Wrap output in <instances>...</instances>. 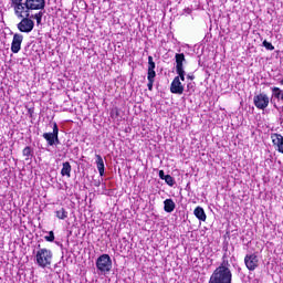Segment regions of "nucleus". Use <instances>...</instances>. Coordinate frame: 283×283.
<instances>
[{"instance_id": "11", "label": "nucleus", "mask_w": 283, "mask_h": 283, "mask_svg": "<svg viewBox=\"0 0 283 283\" xmlns=\"http://www.w3.org/2000/svg\"><path fill=\"white\" fill-rule=\"evenodd\" d=\"M272 143L276 147L280 154H283V136L281 134L274 133L271 135Z\"/></svg>"}, {"instance_id": "30", "label": "nucleus", "mask_w": 283, "mask_h": 283, "mask_svg": "<svg viewBox=\"0 0 283 283\" xmlns=\"http://www.w3.org/2000/svg\"><path fill=\"white\" fill-rule=\"evenodd\" d=\"M187 78H189L190 81H193V75H188Z\"/></svg>"}, {"instance_id": "20", "label": "nucleus", "mask_w": 283, "mask_h": 283, "mask_svg": "<svg viewBox=\"0 0 283 283\" xmlns=\"http://www.w3.org/2000/svg\"><path fill=\"white\" fill-rule=\"evenodd\" d=\"M29 19H34L38 25L41 24V21L43 19V11H39L38 13L30 15Z\"/></svg>"}, {"instance_id": "3", "label": "nucleus", "mask_w": 283, "mask_h": 283, "mask_svg": "<svg viewBox=\"0 0 283 283\" xmlns=\"http://www.w3.org/2000/svg\"><path fill=\"white\" fill-rule=\"evenodd\" d=\"M32 10H45V0H25L22 19H29Z\"/></svg>"}, {"instance_id": "4", "label": "nucleus", "mask_w": 283, "mask_h": 283, "mask_svg": "<svg viewBox=\"0 0 283 283\" xmlns=\"http://www.w3.org/2000/svg\"><path fill=\"white\" fill-rule=\"evenodd\" d=\"M96 268L101 273H109V271H112V258L109 254H102L96 260Z\"/></svg>"}, {"instance_id": "14", "label": "nucleus", "mask_w": 283, "mask_h": 283, "mask_svg": "<svg viewBox=\"0 0 283 283\" xmlns=\"http://www.w3.org/2000/svg\"><path fill=\"white\" fill-rule=\"evenodd\" d=\"M96 167L99 176H105V161L101 155H96Z\"/></svg>"}, {"instance_id": "21", "label": "nucleus", "mask_w": 283, "mask_h": 283, "mask_svg": "<svg viewBox=\"0 0 283 283\" xmlns=\"http://www.w3.org/2000/svg\"><path fill=\"white\" fill-rule=\"evenodd\" d=\"M164 180L166 185H168V187H174L176 185V180L174 179V177H171V175H166Z\"/></svg>"}, {"instance_id": "25", "label": "nucleus", "mask_w": 283, "mask_h": 283, "mask_svg": "<svg viewBox=\"0 0 283 283\" xmlns=\"http://www.w3.org/2000/svg\"><path fill=\"white\" fill-rule=\"evenodd\" d=\"M147 80L148 81H156V71H148L147 72Z\"/></svg>"}, {"instance_id": "32", "label": "nucleus", "mask_w": 283, "mask_h": 283, "mask_svg": "<svg viewBox=\"0 0 283 283\" xmlns=\"http://www.w3.org/2000/svg\"><path fill=\"white\" fill-rule=\"evenodd\" d=\"M281 101H283V93H282V96H281Z\"/></svg>"}, {"instance_id": "12", "label": "nucleus", "mask_w": 283, "mask_h": 283, "mask_svg": "<svg viewBox=\"0 0 283 283\" xmlns=\"http://www.w3.org/2000/svg\"><path fill=\"white\" fill-rule=\"evenodd\" d=\"M282 90H280V87H272V97L270 99V103H272V105L274 107H277V101H280V98H282Z\"/></svg>"}, {"instance_id": "13", "label": "nucleus", "mask_w": 283, "mask_h": 283, "mask_svg": "<svg viewBox=\"0 0 283 283\" xmlns=\"http://www.w3.org/2000/svg\"><path fill=\"white\" fill-rule=\"evenodd\" d=\"M21 43H23V38L13 36V41L11 44V51L13 52V54H19V51L21 50Z\"/></svg>"}, {"instance_id": "5", "label": "nucleus", "mask_w": 283, "mask_h": 283, "mask_svg": "<svg viewBox=\"0 0 283 283\" xmlns=\"http://www.w3.org/2000/svg\"><path fill=\"white\" fill-rule=\"evenodd\" d=\"M43 138H45L48 145H50V147H52L53 145H59V143H61L59 140V126L56 125V123H54L53 125V132L52 133H44Z\"/></svg>"}, {"instance_id": "26", "label": "nucleus", "mask_w": 283, "mask_h": 283, "mask_svg": "<svg viewBox=\"0 0 283 283\" xmlns=\"http://www.w3.org/2000/svg\"><path fill=\"white\" fill-rule=\"evenodd\" d=\"M44 240H46V242H54V232L50 231L49 235L44 237Z\"/></svg>"}, {"instance_id": "29", "label": "nucleus", "mask_w": 283, "mask_h": 283, "mask_svg": "<svg viewBox=\"0 0 283 283\" xmlns=\"http://www.w3.org/2000/svg\"><path fill=\"white\" fill-rule=\"evenodd\" d=\"M159 178L161 180H165V178H167V175H165V170H159Z\"/></svg>"}, {"instance_id": "27", "label": "nucleus", "mask_w": 283, "mask_h": 283, "mask_svg": "<svg viewBox=\"0 0 283 283\" xmlns=\"http://www.w3.org/2000/svg\"><path fill=\"white\" fill-rule=\"evenodd\" d=\"M176 72H177L178 76H185L184 66H176Z\"/></svg>"}, {"instance_id": "9", "label": "nucleus", "mask_w": 283, "mask_h": 283, "mask_svg": "<svg viewBox=\"0 0 283 283\" xmlns=\"http://www.w3.org/2000/svg\"><path fill=\"white\" fill-rule=\"evenodd\" d=\"M171 94H182L185 92V86H182V82H180V77L176 76L170 85Z\"/></svg>"}, {"instance_id": "7", "label": "nucleus", "mask_w": 283, "mask_h": 283, "mask_svg": "<svg viewBox=\"0 0 283 283\" xmlns=\"http://www.w3.org/2000/svg\"><path fill=\"white\" fill-rule=\"evenodd\" d=\"M9 6L13 9L18 19H23V9L25 7V2H23V0H9Z\"/></svg>"}, {"instance_id": "10", "label": "nucleus", "mask_w": 283, "mask_h": 283, "mask_svg": "<svg viewBox=\"0 0 283 283\" xmlns=\"http://www.w3.org/2000/svg\"><path fill=\"white\" fill-rule=\"evenodd\" d=\"M20 32H32L34 29V22L28 18H23V20L18 25Z\"/></svg>"}, {"instance_id": "19", "label": "nucleus", "mask_w": 283, "mask_h": 283, "mask_svg": "<svg viewBox=\"0 0 283 283\" xmlns=\"http://www.w3.org/2000/svg\"><path fill=\"white\" fill-rule=\"evenodd\" d=\"M176 59V67H182V63H185V53H177L175 55Z\"/></svg>"}, {"instance_id": "22", "label": "nucleus", "mask_w": 283, "mask_h": 283, "mask_svg": "<svg viewBox=\"0 0 283 283\" xmlns=\"http://www.w3.org/2000/svg\"><path fill=\"white\" fill-rule=\"evenodd\" d=\"M156 70V63L154 62V57L151 55L148 56V72Z\"/></svg>"}, {"instance_id": "17", "label": "nucleus", "mask_w": 283, "mask_h": 283, "mask_svg": "<svg viewBox=\"0 0 283 283\" xmlns=\"http://www.w3.org/2000/svg\"><path fill=\"white\" fill-rule=\"evenodd\" d=\"M193 214L201 222H205L207 220V213H205V209H202V207H197L193 211Z\"/></svg>"}, {"instance_id": "18", "label": "nucleus", "mask_w": 283, "mask_h": 283, "mask_svg": "<svg viewBox=\"0 0 283 283\" xmlns=\"http://www.w3.org/2000/svg\"><path fill=\"white\" fill-rule=\"evenodd\" d=\"M55 216L59 218V220H66L69 213L65 208H61L60 210L55 211Z\"/></svg>"}, {"instance_id": "6", "label": "nucleus", "mask_w": 283, "mask_h": 283, "mask_svg": "<svg viewBox=\"0 0 283 283\" xmlns=\"http://www.w3.org/2000/svg\"><path fill=\"white\" fill-rule=\"evenodd\" d=\"M253 103L258 109H266L269 107V103H271V99L269 98V95L260 93L259 95L254 96Z\"/></svg>"}, {"instance_id": "8", "label": "nucleus", "mask_w": 283, "mask_h": 283, "mask_svg": "<svg viewBox=\"0 0 283 283\" xmlns=\"http://www.w3.org/2000/svg\"><path fill=\"white\" fill-rule=\"evenodd\" d=\"M244 263L249 271H255V268L260 263V259H258V255L255 253L247 254L244 258Z\"/></svg>"}, {"instance_id": "28", "label": "nucleus", "mask_w": 283, "mask_h": 283, "mask_svg": "<svg viewBox=\"0 0 283 283\" xmlns=\"http://www.w3.org/2000/svg\"><path fill=\"white\" fill-rule=\"evenodd\" d=\"M154 83H155L154 80H148L147 87H148L149 92H151V90H154Z\"/></svg>"}, {"instance_id": "24", "label": "nucleus", "mask_w": 283, "mask_h": 283, "mask_svg": "<svg viewBox=\"0 0 283 283\" xmlns=\"http://www.w3.org/2000/svg\"><path fill=\"white\" fill-rule=\"evenodd\" d=\"M263 48H265L266 50H270V51L275 50V46H273V44L266 40L263 41Z\"/></svg>"}, {"instance_id": "16", "label": "nucleus", "mask_w": 283, "mask_h": 283, "mask_svg": "<svg viewBox=\"0 0 283 283\" xmlns=\"http://www.w3.org/2000/svg\"><path fill=\"white\" fill-rule=\"evenodd\" d=\"M176 209V202H174V199H166L164 201V210L166 213H172V211Z\"/></svg>"}, {"instance_id": "1", "label": "nucleus", "mask_w": 283, "mask_h": 283, "mask_svg": "<svg viewBox=\"0 0 283 283\" xmlns=\"http://www.w3.org/2000/svg\"><path fill=\"white\" fill-rule=\"evenodd\" d=\"M229 266H231L229 261H223L220 266L213 271L208 283H231L233 280V274L231 273V269H229Z\"/></svg>"}, {"instance_id": "2", "label": "nucleus", "mask_w": 283, "mask_h": 283, "mask_svg": "<svg viewBox=\"0 0 283 283\" xmlns=\"http://www.w3.org/2000/svg\"><path fill=\"white\" fill-rule=\"evenodd\" d=\"M52 250H48L45 248H42L36 251L35 254V262L41 269H45L52 264Z\"/></svg>"}, {"instance_id": "23", "label": "nucleus", "mask_w": 283, "mask_h": 283, "mask_svg": "<svg viewBox=\"0 0 283 283\" xmlns=\"http://www.w3.org/2000/svg\"><path fill=\"white\" fill-rule=\"evenodd\" d=\"M23 156L27 157V160H30V158H32V148L30 146H27L23 150H22Z\"/></svg>"}, {"instance_id": "15", "label": "nucleus", "mask_w": 283, "mask_h": 283, "mask_svg": "<svg viewBox=\"0 0 283 283\" xmlns=\"http://www.w3.org/2000/svg\"><path fill=\"white\" fill-rule=\"evenodd\" d=\"M61 176H66V178H71L72 165H70V161H65L62 164Z\"/></svg>"}, {"instance_id": "31", "label": "nucleus", "mask_w": 283, "mask_h": 283, "mask_svg": "<svg viewBox=\"0 0 283 283\" xmlns=\"http://www.w3.org/2000/svg\"><path fill=\"white\" fill-rule=\"evenodd\" d=\"M179 80L185 81V75H179Z\"/></svg>"}]
</instances>
